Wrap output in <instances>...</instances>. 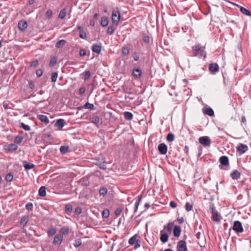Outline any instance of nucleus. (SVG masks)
Masks as SVG:
<instances>
[{
	"instance_id": "nucleus-1",
	"label": "nucleus",
	"mask_w": 251,
	"mask_h": 251,
	"mask_svg": "<svg viewBox=\"0 0 251 251\" xmlns=\"http://www.w3.org/2000/svg\"><path fill=\"white\" fill-rule=\"evenodd\" d=\"M192 52L195 56H198L199 57H206V53L205 51V48L201 47L200 45H196L192 48Z\"/></svg>"
},
{
	"instance_id": "nucleus-2",
	"label": "nucleus",
	"mask_w": 251,
	"mask_h": 251,
	"mask_svg": "<svg viewBox=\"0 0 251 251\" xmlns=\"http://www.w3.org/2000/svg\"><path fill=\"white\" fill-rule=\"evenodd\" d=\"M210 209L211 210L212 220L215 222H219L221 219V217L215 210V206L213 204L210 205Z\"/></svg>"
},
{
	"instance_id": "nucleus-3",
	"label": "nucleus",
	"mask_w": 251,
	"mask_h": 251,
	"mask_svg": "<svg viewBox=\"0 0 251 251\" xmlns=\"http://www.w3.org/2000/svg\"><path fill=\"white\" fill-rule=\"evenodd\" d=\"M232 229L237 233H242L244 231L242 223L239 221L234 222Z\"/></svg>"
},
{
	"instance_id": "nucleus-4",
	"label": "nucleus",
	"mask_w": 251,
	"mask_h": 251,
	"mask_svg": "<svg viewBox=\"0 0 251 251\" xmlns=\"http://www.w3.org/2000/svg\"><path fill=\"white\" fill-rule=\"evenodd\" d=\"M120 14L119 11H113L112 15V21L114 25L117 26L119 23Z\"/></svg>"
},
{
	"instance_id": "nucleus-5",
	"label": "nucleus",
	"mask_w": 251,
	"mask_h": 251,
	"mask_svg": "<svg viewBox=\"0 0 251 251\" xmlns=\"http://www.w3.org/2000/svg\"><path fill=\"white\" fill-rule=\"evenodd\" d=\"M199 142L205 147H209L211 144V140L208 136H202L199 138Z\"/></svg>"
},
{
	"instance_id": "nucleus-6",
	"label": "nucleus",
	"mask_w": 251,
	"mask_h": 251,
	"mask_svg": "<svg viewBox=\"0 0 251 251\" xmlns=\"http://www.w3.org/2000/svg\"><path fill=\"white\" fill-rule=\"evenodd\" d=\"M177 248L178 251H187L186 242L183 240L179 241L177 244Z\"/></svg>"
},
{
	"instance_id": "nucleus-7",
	"label": "nucleus",
	"mask_w": 251,
	"mask_h": 251,
	"mask_svg": "<svg viewBox=\"0 0 251 251\" xmlns=\"http://www.w3.org/2000/svg\"><path fill=\"white\" fill-rule=\"evenodd\" d=\"M237 151L241 154L244 153L248 150V146L243 144H240L237 147Z\"/></svg>"
},
{
	"instance_id": "nucleus-8",
	"label": "nucleus",
	"mask_w": 251,
	"mask_h": 251,
	"mask_svg": "<svg viewBox=\"0 0 251 251\" xmlns=\"http://www.w3.org/2000/svg\"><path fill=\"white\" fill-rule=\"evenodd\" d=\"M158 150L161 154H165L167 151V146L164 143H161L158 145Z\"/></svg>"
},
{
	"instance_id": "nucleus-9",
	"label": "nucleus",
	"mask_w": 251,
	"mask_h": 251,
	"mask_svg": "<svg viewBox=\"0 0 251 251\" xmlns=\"http://www.w3.org/2000/svg\"><path fill=\"white\" fill-rule=\"evenodd\" d=\"M219 67L217 63H212L209 66V71L213 74H215L218 72Z\"/></svg>"
},
{
	"instance_id": "nucleus-10",
	"label": "nucleus",
	"mask_w": 251,
	"mask_h": 251,
	"mask_svg": "<svg viewBox=\"0 0 251 251\" xmlns=\"http://www.w3.org/2000/svg\"><path fill=\"white\" fill-rule=\"evenodd\" d=\"M202 112L205 115H207L209 116H213L214 115V111L210 107H204L202 108Z\"/></svg>"
},
{
	"instance_id": "nucleus-11",
	"label": "nucleus",
	"mask_w": 251,
	"mask_h": 251,
	"mask_svg": "<svg viewBox=\"0 0 251 251\" xmlns=\"http://www.w3.org/2000/svg\"><path fill=\"white\" fill-rule=\"evenodd\" d=\"M132 75L135 78L138 79L142 75V71L140 69L135 68L133 70Z\"/></svg>"
},
{
	"instance_id": "nucleus-12",
	"label": "nucleus",
	"mask_w": 251,
	"mask_h": 251,
	"mask_svg": "<svg viewBox=\"0 0 251 251\" xmlns=\"http://www.w3.org/2000/svg\"><path fill=\"white\" fill-rule=\"evenodd\" d=\"M219 162L222 165L224 166L229 165L228 158L226 156H222L219 159Z\"/></svg>"
},
{
	"instance_id": "nucleus-13",
	"label": "nucleus",
	"mask_w": 251,
	"mask_h": 251,
	"mask_svg": "<svg viewBox=\"0 0 251 251\" xmlns=\"http://www.w3.org/2000/svg\"><path fill=\"white\" fill-rule=\"evenodd\" d=\"M241 175V173L239 172L237 170H234L230 174L231 177L232 178V179H234V180L238 179L240 177Z\"/></svg>"
},
{
	"instance_id": "nucleus-14",
	"label": "nucleus",
	"mask_w": 251,
	"mask_h": 251,
	"mask_svg": "<svg viewBox=\"0 0 251 251\" xmlns=\"http://www.w3.org/2000/svg\"><path fill=\"white\" fill-rule=\"evenodd\" d=\"M65 124V120L63 119H59L56 121L54 124V126L60 129L64 126Z\"/></svg>"
},
{
	"instance_id": "nucleus-15",
	"label": "nucleus",
	"mask_w": 251,
	"mask_h": 251,
	"mask_svg": "<svg viewBox=\"0 0 251 251\" xmlns=\"http://www.w3.org/2000/svg\"><path fill=\"white\" fill-rule=\"evenodd\" d=\"M63 239V237L61 234L56 235L54 238L53 241V243L54 244H59L60 245Z\"/></svg>"
},
{
	"instance_id": "nucleus-16",
	"label": "nucleus",
	"mask_w": 251,
	"mask_h": 251,
	"mask_svg": "<svg viewBox=\"0 0 251 251\" xmlns=\"http://www.w3.org/2000/svg\"><path fill=\"white\" fill-rule=\"evenodd\" d=\"M37 118L43 123L48 124L50 122L48 117L44 115H38Z\"/></svg>"
},
{
	"instance_id": "nucleus-17",
	"label": "nucleus",
	"mask_w": 251,
	"mask_h": 251,
	"mask_svg": "<svg viewBox=\"0 0 251 251\" xmlns=\"http://www.w3.org/2000/svg\"><path fill=\"white\" fill-rule=\"evenodd\" d=\"M27 23L26 21H21L18 24V27L21 30H25L27 27Z\"/></svg>"
},
{
	"instance_id": "nucleus-18",
	"label": "nucleus",
	"mask_w": 251,
	"mask_h": 251,
	"mask_svg": "<svg viewBox=\"0 0 251 251\" xmlns=\"http://www.w3.org/2000/svg\"><path fill=\"white\" fill-rule=\"evenodd\" d=\"M169 236L167 233L163 232V231H161L160 232V240L161 241L165 243L167 242L168 240Z\"/></svg>"
},
{
	"instance_id": "nucleus-19",
	"label": "nucleus",
	"mask_w": 251,
	"mask_h": 251,
	"mask_svg": "<svg viewBox=\"0 0 251 251\" xmlns=\"http://www.w3.org/2000/svg\"><path fill=\"white\" fill-rule=\"evenodd\" d=\"M101 46L97 44H94L92 47V50L94 52H96L98 54H100L101 52Z\"/></svg>"
},
{
	"instance_id": "nucleus-20",
	"label": "nucleus",
	"mask_w": 251,
	"mask_h": 251,
	"mask_svg": "<svg viewBox=\"0 0 251 251\" xmlns=\"http://www.w3.org/2000/svg\"><path fill=\"white\" fill-rule=\"evenodd\" d=\"M82 108L88 109H93L94 108V105L92 103H89L88 102H87L82 107H78V109H79V110H81Z\"/></svg>"
},
{
	"instance_id": "nucleus-21",
	"label": "nucleus",
	"mask_w": 251,
	"mask_h": 251,
	"mask_svg": "<svg viewBox=\"0 0 251 251\" xmlns=\"http://www.w3.org/2000/svg\"><path fill=\"white\" fill-rule=\"evenodd\" d=\"M23 166L25 170H30L33 168L35 167L34 164L29 163L26 161L23 162Z\"/></svg>"
},
{
	"instance_id": "nucleus-22",
	"label": "nucleus",
	"mask_w": 251,
	"mask_h": 251,
	"mask_svg": "<svg viewBox=\"0 0 251 251\" xmlns=\"http://www.w3.org/2000/svg\"><path fill=\"white\" fill-rule=\"evenodd\" d=\"M181 229L180 227L179 226H176L174 227V235L176 237H179L180 235Z\"/></svg>"
},
{
	"instance_id": "nucleus-23",
	"label": "nucleus",
	"mask_w": 251,
	"mask_h": 251,
	"mask_svg": "<svg viewBox=\"0 0 251 251\" xmlns=\"http://www.w3.org/2000/svg\"><path fill=\"white\" fill-rule=\"evenodd\" d=\"M66 43V41L65 40L62 39L58 41L56 44L55 47L56 48L60 49L65 46Z\"/></svg>"
},
{
	"instance_id": "nucleus-24",
	"label": "nucleus",
	"mask_w": 251,
	"mask_h": 251,
	"mask_svg": "<svg viewBox=\"0 0 251 251\" xmlns=\"http://www.w3.org/2000/svg\"><path fill=\"white\" fill-rule=\"evenodd\" d=\"M46 188L45 186H41L39 190V195L40 196L44 197L46 195Z\"/></svg>"
},
{
	"instance_id": "nucleus-25",
	"label": "nucleus",
	"mask_w": 251,
	"mask_h": 251,
	"mask_svg": "<svg viewBox=\"0 0 251 251\" xmlns=\"http://www.w3.org/2000/svg\"><path fill=\"white\" fill-rule=\"evenodd\" d=\"M29 221V217L28 216H24L22 217L20 223L23 226H25Z\"/></svg>"
},
{
	"instance_id": "nucleus-26",
	"label": "nucleus",
	"mask_w": 251,
	"mask_h": 251,
	"mask_svg": "<svg viewBox=\"0 0 251 251\" xmlns=\"http://www.w3.org/2000/svg\"><path fill=\"white\" fill-rule=\"evenodd\" d=\"M240 11L244 15L251 16V12L249 11V10L247 9L246 8L240 6Z\"/></svg>"
},
{
	"instance_id": "nucleus-27",
	"label": "nucleus",
	"mask_w": 251,
	"mask_h": 251,
	"mask_svg": "<svg viewBox=\"0 0 251 251\" xmlns=\"http://www.w3.org/2000/svg\"><path fill=\"white\" fill-rule=\"evenodd\" d=\"M124 116L125 118L127 120H131L133 118V114L130 112H125Z\"/></svg>"
},
{
	"instance_id": "nucleus-28",
	"label": "nucleus",
	"mask_w": 251,
	"mask_h": 251,
	"mask_svg": "<svg viewBox=\"0 0 251 251\" xmlns=\"http://www.w3.org/2000/svg\"><path fill=\"white\" fill-rule=\"evenodd\" d=\"M142 195H139V196H138L137 199V200L136 201V202L135 203V210H134V212H136L137 210L138 206H139V203L140 202V201H141V200L142 199Z\"/></svg>"
},
{
	"instance_id": "nucleus-29",
	"label": "nucleus",
	"mask_w": 251,
	"mask_h": 251,
	"mask_svg": "<svg viewBox=\"0 0 251 251\" xmlns=\"http://www.w3.org/2000/svg\"><path fill=\"white\" fill-rule=\"evenodd\" d=\"M116 25H111L109 26L107 29V32L109 35H112L113 34L115 30L116 29Z\"/></svg>"
},
{
	"instance_id": "nucleus-30",
	"label": "nucleus",
	"mask_w": 251,
	"mask_h": 251,
	"mask_svg": "<svg viewBox=\"0 0 251 251\" xmlns=\"http://www.w3.org/2000/svg\"><path fill=\"white\" fill-rule=\"evenodd\" d=\"M108 19L105 17H103L101 18V26L104 27L108 25Z\"/></svg>"
},
{
	"instance_id": "nucleus-31",
	"label": "nucleus",
	"mask_w": 251,
	"mask_h": 251,
	"mask_svg": "<svg viewBox=\"0 0 251 251\" xmlns=\"http://www.w3.org/2000/svg\"><path fill=\"white\" fill-rule=\"evenodd\" d=\"M66 15V10L65 8L62 9L59 12V18L61 19H64Z\"/></svg>"
},
{
	"instance_id": "nucleus-32",
	"label": "nucleus",
	"mask_w": 251,
	"mask_h": 251,
	"mask_svg": "<svg viewBox=\"0 0 251 251\" xmlns=\"http://www.w3.org/2000/svg\"><path fill=\"white\" fill-rule=\"evenodd\" d=\"M18 148V146L14 144H11L7 146V150L9 151H14Z\"/></svg>"
},
{
	"instance_id": "nucleus-33",
	"label": "nucleus",
	"mask_w": 251,
	"mask_h": 251,
	"mask_svg": "<svg viewBox=\"0 0 251 251\" xmlns=\"http://www.w3.org/2000/svg\"><path fill=\"white\" fill-rule=\"evenodd\" d=\"M60 151L63 154L66 153L68 151V147L65 146H61L60 148Z\"/></svg>"
},
{
	"instance_id": "nucleus-34",
	"label": "nucleus",
	"mask_w": 251,
	"mask_h": 251,
	"mask_svg": "<svg viewBox=\"0 0 251 251\" xmlns=\"http://www.w3.org/2000/svg\"><path fill=\"white\" fill-rule=\"evenodd\" d=\"M91 123L97 124L100 122V118L98 116H95L90 118Z\"/></svg>"
},
{
	"instance_id": "nucleus-35",
	"label": "nucleus",
	"mask_w": 251,
	"mask_h": 251,
	"mask_svg": "<svg viewBox=\"0 0 251 251\" xmlns=\"http://www.w3.org/2000/svg\"><path fill=\"white\" fill-rule=\"evenodd\" d=\"M58 77V74L57 72H54L51 74V79L52 82H55L56 81Z\"/></svg>"
},
{
	"instance_id": "nucleus-36",
	"label": "nucleus",
	"mask_w": 251,
	"mask_h": 251,
	"mask_svg": "<svg viewBox=\"0 0 251 251\" xmlns=\"http://www.w3.org/2000/svg\"><path fill=\"white\" fill-rule=\"evenodd\" d=\"M175 139V136L172 133H169L167 136V140L168 142H172Z\"/></svg>"
},
{
	"instance_id": "nucleus-37",
	"label": "nucleus",
	"mask_w": 251,
	"mask_h": 251,
	"mask_svg": "<svg viewBox=\"0 0 251 251\" xmlns=\"http://www.w3.org/2000/svg\"><path fill=\"white\" fill-rule=\"evenodd\" d=\"M99 192L100 195L104 196L107 194V190L105 187H101L100 188Z\"/></svg>"
},
{
	"instance_id": "nucleus-38",
	"label": "nucleus",
	"mask_w": 251,
	"mask_h": 251,
	"mask_svg": "<svg viewBox=\"0 0 251 251\" xmlns=\"http://www.w3.org/2000/svg\"><path fill=\"white\" fill-rule=\"evenodd\" d=\"M13 178V174L11 173L8 174L5 176V180L7 182H10L12 180Z\"/></svg>"
},
{
	"instance_id": "nucleus-39",
	"label": "nucleus",
	"mask_w": 251,
	"mask_h": 251,
	"mask_svg": "<svg viewBox=\"0 0 251 251\" xmlns=\"http://www.w3.org/2000/svg\"><path fill=\"white\" fill-rule=\"evenodd\" d=\"M20 127L23 128L25 131H29L30 130V127L29 126L25 125L23 123H22L21 124Z\"/></svg>"
},
{
	"instance_id": "nucleus-40",
	"label": "nucleus",
	"mask_w": 251,
	"mask_h": 251,
	"mask_svg": "<svg viewBox=\"0 0 251 251\" xmlns=\"http://www.w3.org/2000/svg\"><path fill=\"white\" fill-rule=\"evenodd\" d=\"M69 229L68 227H63L61 228L60 232L62 234H67L69 232Z\"/></svg>"
},
{
	"instance_id": "nucleus-41",
	"label": "nucleus",
	"mask_w": 251,
	"mask_h": 251,
	"mask_svg": "<svg viewBox=\"0 0 251 251\" xmlns=\"http://www.w3.org/2000/svg\"><path fill=\"white\" fill-rule=\"evenodd\" d=\"M23 140V138L20 136H17L15 137L14 139V142L16 144L21 143Z\"/></svg>"
},
{
	"instance_id": "nucleus-42",
	"label": "nucleus",
	"mask_w": 251,
	"mask_h": 251,
	"mask_svg": "<svg viewBox=\"0 0 251 251\" xmlns=\"http://www.w3.org/2000/svg\"><path fill=\"white\" fill-rule=\"evenodd\" d=\"M56 233V229L54 227L50 228L48 231V234L50 236L54 235Z\"/></svg>"
},
{
	"instance_id": "nucleus-43",
	"label": "nucleus",
	"mask_w": 251,
	"mask_h": 251,
	"mask_svg": "<svg viewBox=\"0 0 251 251\" xmlns=\"http://www.w3.org/2000/svg\"><path fill=\"white\" fill-rule=\"evenodd\" d=\"M110 213L108 209H104L103 210L102 215L104 218H108L109 216Z\"/></svg>"
},
{
	"instance_id": "nucleus-44",
	"label": "nucleus",
	"mask_w": 251,
	"mask_h": 251,
	"mask_svg": "<svg viewBox=\"0 0 251 251\" xmlns=\"http://www.w3.org/2000/svg\"><path fill=\"white\" fill-rule=\"evenodd\" d=\"M79 37L82 39H86L87 37V34L84 30H80L79 32Z\"/></svg>"
},
{
	"instance_id": "nucleus-45",
	"label": "nucleus",
	"mask_w": 251,
	"mask_h": 251,
	"mask_svg": "<svg viewBox=\"0 0 251 251\" xmlns=\"http://www.w3.org/2000/svg\"><path fill=\"white\" fill-rule=\"evenodd\" d=\"M122 53L124 55L126 56L129 54V50L127 47L122 48Z\"/></svg>"
},
{
	"instance_id": "nucleus-46",
	"label": "nucleus",
	"mask_w": 251,
	"mask_h": 251,
	"mask_svg": "<svg viewBox=\"0 0 251 251\" xmlns=\"http://www.w3.org/2000/svg\"><path fill=\"white\" fill-rule=\"evenodd\" d=\"M33 208V204L31 202H28L25 205V208L27 210H32Z\"/></svg>"
},
{
	"instance_id": "nucleus-47",
	"label": "nucleus",
	"mask_w": 251,
	"mask_h": 251,
	"mask_svg": "<svg viewBox=\"0 0 251 251\" xmlns=\"http://www.w3.org/2000/svg\"><path fill=\"white\" fill-rule=\"evenodd\" d=\"M137 241L136 240V237L135 236H132V237H131L129 241H128V243L130 245H133L134 244H135Z\"/></svg>"
},
{
	"instance_id": "nucleus-48",
	"label": "nucleus",
	"mask_w": 251,
	"mask_h": 251,
	"mask_svg": "<svg viewBox=\"0 0 251 251\" xmlns=\"http://www.w3.org/2000/svg\"><path fill=\"white\" fill-rule=\"evenodd\" d=\"M91 76V73L89 71H86L85 72L84 80H87L89 79Z\"/></svg>"
},
{
	"instance_id": "nucleus-49",
	"label": "nucleus",
	"mask_w": 251,
	"mask_h": 251,
	"mask_svg": "<svg viewBox=\"0 0 251 251\" xmlns=\"http://www.w3.org/2000/svg\"><path fill=\"white\" fill-rule=\"evenodd\" d=\"M81 243H82V242H81V240L77 239V240H75L74 245L75 248H78L81 245Z\"/></svg>"
},
{
	"instance_id": "nucleus-50",
	"label": "nucleus",
	"mask_w": 251,
	"mask_h": 251,
	"mask_svg": "<svg viewBox=\"0 0 251 251\" xmlns=\"http://www.w3.org/2000/svg\"><path fill=\"white\" fill-rule=\"evenodd\" d=\"M143 40L145 43L148 44L150 42V37L147 35H144L143 37Z\"/></svg>"
},
{
	"instance_id": "nucleus-51",
	"label": "nucleus",
	"mask_w": 251,
	"mask_h": 251,
	"mask_svg": "<svg viewBox=\"0 0 251 251\" xmlns=\"http://www.w3.org/2000/svg\"><path fill=\"white\" fill-rule=\"evenodd\" d=\"M174 227V224L173 223H169L167 226V230L169 232H171Z\"/></svg>"
},
{
	"instance_id": "nucleus-52",
	"label": "nucleus",
	"mask_w": 251,
	"mask_h": 251,
	"mask_svg": "<svg viewBox=\"0 0 251 251\" xmlns=\"http://www.w3.org/2000/svg\"><path fill=\"white\" fill-rule=\"evenodd\" d=\"M98 165L99 167L102 170H105L106 169V165L104 162L99 163Z\"/></svg>"
},
{
	"instance_id": "nucleus-53",
	"label": "nucleus",
	"mask_w": 251,
	"mask_h": 251,
	"mask_svg": "<svg viewBox=\"0 0 251 251\" xmlns=\"http://www.w3.org/2000/svg\"><path fill=\"white\" fill-rule=\"evenodd\" d=\"M65 210L68 213H70L72 211V206L69 204H67L65 206Z\"/></svg>"
},
{
	"instance_id": "nucleus-54",
	"label": "nucleus",
	"mask_w": 251,
	"mask_h": 251,
	"mask_svg": "<svg viewBox=\"0 0 251 251\" xmlns=\"http://www.w3.org/2000/svg\"><path fill=\"white\" fill-rule=\"evenodd\" d=\"M38 65V61L37 60H34L33 62H32L30 67L31 68H35Z\"/></svg>"
},
{
	"instance_id": "nucleus-55",
	"label": "nucleus",
	"mask_w": 251,
	"mask_h": 251,
	"mask_svg": "<svg viewBox=\"0 0 251 251\" xmlns=\"http://www.w3.org/2000/svg\"><path fill=\"white\" fill-rule=\"evenodd\" d=\"M56 62H57V59L56 58H55V57L52 58L50 62V66H53L56 63Z\"/></svg>"
},
{
	"instance_id": "nucleus-56",
	"label": "nucleus",
	"mask_w": 251,
	"mask_h": 251,
	"mask_svg": "<svg viewBox=\"0 0 251 251\" xmlns=\"http://www.w3.org/2000/svg\"><path fill=\"white\" fill-rule=\"evenodd\" d=\"M52 15V12L51 10L49 9L46 12V15L47 17L50 18L51 17Z\"/></svg>"
},
{
	"instance_id": "nucleus-57",
	"label": "nucleus",
	"mask_w": 251,
	"mask_h": 251,
	"mask_svg": "<svg viewBox=\"0 0 251 251\" xmlns=\"http://www.w3.org/2000/svg\"><path fill=\"white\" fill-rule=\"evenodd\" d=\"M43 71L41 69H38L36 72V74L38 77H40L43 74Z\"/></svg>"
},
{
	"instance_id": "nucleus-58",
	"label": "nucleus",
	"mask_w": 251,
	"mask_h": 251,
	"mask_svg": "<svg viewBox=\"0 0 251 251\" xmlns=\"http://www.w3.org/2000/svg\"><path fill=\"white\" fill-rule=\"evenodd\" d=\"M170 206L174 208L177 207V203L174 201H171L170 203Z\"/></svg>"
},
{
	"instance_id": "nucleus-59",
	"label": "nucleus",
	"mask_w": 251,
	"mask_h": 251,
	"mask_svg": "<svg viewBox=\"0 0 251 251\" xmlns=\"http://www.w3.org/2000/svg\"><path fill=\"white\" fill-rule=\"evenodd\" d=\"M86 54V50L84 49H81L79 51V55L80 56H85Z\"/></svg>"
},
{
	"instance_id": "nucleus-60",
	"label": "nucleus",
	"mask_w": 251,
	"mask_h": 251,
	"mask_svg": "<svg viewBox=\"0 0 251 251\" xmlns=\"http://www.w3.org/2000/svg\"><path fill=\"white\" fill-rule=\"evenodd\" d=\"M85 92V88L84 87H80L79 90V94L80 95L83 94Z\"/></svg>"
},
{
	"instance_id": "nucleus-61",
	"label": "nucleus",
	"mask_w": 251,
	"mask_h": 251,
	"mask_svg": "<svg viewBox=\"0 0 251 251\" xmlns=\"http://www.w3.org/2000/svg\"><path fill=\"white\" fill-rule=\"evenodd\" d=\"M29 87L31 89H33L35 87L33 81H29L28 82Z\"/></svg>"
},
{
	"instance_id": "nucleus-62",
	"label": "nucleus",
	"mask_w": 251,
	"mask_h": 251,
	"mask_svg": "<svg viewBox=\"0 0 251 251\" xmlns=\"http://www.w3.org/2000/svg\"><path fill=\"white\" fill-rule=\"evenodd\" d=\"M82 212L81 208L80 207H76L75 209V213L77 214H80Z\"/></svg>"
},
{
	"instance_id": "nucleus-63",
	"label": "nucleus",
	"mask_w": 251,
	"mask_h": 251,
	"mask_svg": "<svg viewBox=\"0 0 251 251\" xmlns=\"http://www.w3.org/2000/svg\"><path fill=\"white\" fill-rule=\"evenodd\" d=\"M122 212V209L121 208H117L115 212V214L117 215H120Z\"/></svg>"
},
{
	"instance_id": "nucleus-64",
	"label": "nucleus",
	"mask_w": 251,
	"mask_h": 251,
	"mask_svg": "<svg viewBox=\"0 0 251 251\" xmlns=\"http://www.w3.org/2000/svg\"><path fill=\"white\" fill-rule=\"evenodd\" d=\"M140 247V241L139 240H138L136 243H135V249H137L138 248H139Z\"/></svg>"
}]
</instances>
